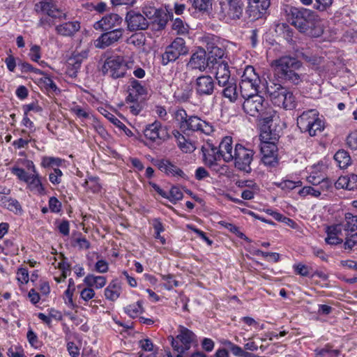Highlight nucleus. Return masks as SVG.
<instances>
[{
  "label": "nucleus",
  "instance_id": "f257e3e1",
  "mask_svg": "<svg viewBox=\"0 0 357 357\" xmlns=\"http://www.w3.org/2000/svg\"><path fill=\"white\" fill-rule=\"evenodd\" d=\"M272 66L278 77L286 83L297 86L305 78V73L302 72L303 63L295 57L282 56L273 61Z\"/></svg>",
  "mask_w": 357,
  "mask_h": 357
},
{
  "label": "nucleus",
  "instance_id": "f03ea898",
  "mask_svg": "<svg viewBox=\"0 0 357 357\" xmlns=\"http://www.w3.org/2000/svg\"><path fill=\"white\" fill-rule=\"evenodd\" d=\"M291 24L301 33L311 37H319L323 32L319 16L315 12L304 8L292 7L290 9Z\"/></svg>",
  "mask_w": 357,
  "mask_h": 357
},
{
  "label": "nucleus",
  "instance_id": "7ed1b4c3",
  "mask_svg": "<svg viewBox=\"0 0 357 357\" xmlns=\"http://www.w3.org/2000/svg\"><path fill=\"white\" fill-rule=\"evenodd\" d=\"M243 99L242 107L247 114L262 121L269 127L272 126L273 122L276 123L278 121V114L268 105L262 96L255 94Z\"/></svg>",
  "mask_w": 357,
  "mask_h": 357
},
{
  "label": "nucleus",
  "instance_id": "20e7f679",
  "mask_svg": "<svg viewBox=\"0 0 357 357\" xmlns=\"http://www.w3.org/2000/svg\"><path fill=\"white\" fill-rule=\"evenodd\" d=\"M266 92L275 105L284 109H293L296 106V97L292 91L280 84L267 86Z\"/></svg>",
  "mask_w": 357,
  "mask_h": 357
},
{
  "label": "nucleus",
  "instance_id": "39448f33",
  "mask_svg": "<svg viewBox=\"0 0 357 357\" xmlns=\"http://www.w3.org/2000/svg\"><path fill=\"white\" fill-rule=\"evenodd\" d=\"M297 125L302 132H307L312 137L324 128V123L319 112L314 109L304 111L298 117Z\"/></svg>",
  "mask_w": 357,
  "mask_h": 357
},
{
  "label": "nucleus",
  "instance_id": "423d86ee",
  "mask_svg": "<svg viewBox=\"0 0 357 357\" xmlns=\"http://www.w3.org/2000/svg\"><path fill=\"white\" fill-rule=\"evenodd\" d=\"M260 84L261 79L255 69L252 66H247L239 82L241 96L244 98L259 94Z\"/></svg>",
  "mask_w": 357,
  "mask_h": 357
},
{
  "label": "nucleus",
  "instance_id": "0eeeda50",
  "mask_svg": "<svg viewBox=\"0 0 357 357\" xmlns=\"http://www.w3.org/2000/svg\"><path fill=\"white\" fill-rule=\"evenodd\" d=\"M133 61H125L122 56L107 58L102 65V72L113 79H119L126 75L128 69L131 68Z\"/></svg>",
  "mask_w": 357,
  "mask_h": 357
},
{
  "label": "nucleus",
  "instance_id": "6e6552de",
  "mask_svg": "<svg viewBox=\"0 0 357 357\" xmlns=\"http://www.w3.org/2000/svg\"><path fill=\"white\" fill-rule=\"evenodd\" d=\"M218 16L227 23L240 20L243 16L244 3L242 0H220Z\"/></svg>",
  "mask_w": 357,
  "mask_h": 357
},
{
  "label": "nucleus",
  "instance_id": "1a4fd4ad",
  "mask_svg": "<svg viewBox=\"0 0 357 357\" xmlns=\"http://www.w3.org/2000/svg\"><path fill=\"white\" fill-rule=\"evenodd\" d=\"M189 49L182 38H176L166 48L162 54V64L167 66L170 62H174L180 56L186 55Z\"/></svg>",
  "mask_w": 357,
  "mask_h": 357
},
{
  "label": "nucleus",
  "instance_id": "9d476101",
  "mask_svg": "<svg viewBox=\"0 0 357 357\" xmlns=\"http://www.w3.org/2000/svg\"><path fill=\"white\" fill-rule=\"evenodd\" d=\"M254 153L253 150L245 148L240 144H236L233 155L235 167L240 171L250 173L252 171L250 165L253 160Z\"/></svg>",
  "mask_w": 357,
  "mask_h": 357
},
{
  "label": "nucleus",
  "instance_id": "9b49d317",
  "mask_svg": "<svg viewBox=\"0 0 357 357\" xmlns=\"http://www.w3.org/2000/svg\"><path fill=\"white\" fill-rule=\"evenodd\" d=\"M176 339L172 337V346L178 353H185L191 347L195 338L194 333L184 326H180Z\"/></svg>",
  "mask_w": 357,
  "mask_h": 357
},
{
  "label": "nucleus",
  "instance_id": "f8f14e48",
  "mask_svg": "<svg viewBox=\"0 0 357 357\" xmlns=\"http://www.w3.org/2000/svg\"><path fill=\"white\" fill-rule=\"evenodd\" d=\"M144 135L146 139L158 145L169 137L166 128L162 127L161 123L158 121L148 124L144 130Z\"/></svg>",
  "mask_w": 357,
  "mask_h": 357
},
{
  "label": "nucleus",
  "instance_id": "ddd939ff",
  "mask_svg": "<svg viewBox=\"0 0 357 357\" xmlns=\"http://www.w3.org/2000/svg\"><path fill=\"white\" fill-rule=\"evenodd\" d=\"M211 58L206 57V50L203 48H199L191 55L187 63V68L192 70H199L203 72L206 68H211Z\"/></svg>",
  "mask_w": 357,
  "mask_h": 357
},
{
  "label": "nucleus",
  "instance_id": "4468645a",
  "mask_svg": "<svg viewBox=\"0 0 357 357\" xmlns=\"http://www.w3.org/2000/svg\"><path fill=\"white\" fill-rule=\"evenodd\" d=\"M262 162L266 166L275 167L278 163V146L275 142L264 141L261 144Z\"/></svg>",
  "mask_w": 357,
  "mask_h": 357
},
{
  "label": "nucleus",
  "instance_id": "2eb2a0df",
  "mask_svg": "<svg viewBox=\"0 0 357 357\" xmlns=\"http://www.w3.org/2000/svg\"><path fill=\"white\" fill-rule=\"evenodd\" d=\"M246 13L251 21L262 18L271 5V0H248Z\"/></svg>",
  "mask_w": 357,
  "mask_h": 357
},
{
  "label": "nucleus",
  "instance_id": "dca6fc26",
  "mask_svg": "<svg viewBox=\"0 0 357 357\" xmlns=\"http://www.w3.org/2000/svg\"><path fill=\"white\" fill-rule=\"evenodd\" d=\"M94 42L95 47L99 49H105L119 40L123 36L124 30L117 28L111 31H105Z\"/></svg>",
  "mask_w": 357,
  "mask_h": 357
},
{
  "label": "nucleus",
  "instance_id": "f3484780",
  "mask_svg": "<svg viewBox=\"0 0 357 357\" xmlns=\"http://www.w3.org/2000/svg\"><path fill=\"white\" fill-rule=\"evenodd\" d=\"M126 22L130 31L146 30L149 24V21L144 15L133 10L127 13Z\"/></svg>",
  "mask_w": 357,
  "mask_h": 357
},
{
  "label": "nucleus",
  "instance_id": "a211bd4d",
  "mask_svg": "<svg viewBox=\"0 0 357 357\" xmlns=\"http://www.w3.org/2000/svg\"><path fill=\"white\" fill-rule=\"evenodd\" d=\"M202 151L205 164L213 170L218 171V161L222 158L218 148L213 144L207 142L202 146Z\"/></svg>",
  "mask_w": 357,
  "mask_h": 357
},
{
  "label": "nucleus",
  "instance_id": "6ab92c4d",
  "mask_svg": "<svg viewBox=\"0 0 357 357\" xmlns=\"http://www.w3.org/2000/svg\"><path fill=\"white\" fill-rule=\"evenodd\" d=\"M37 11H40L53 19H66V15L60 10L52 0H42L36 4Z\"/></svg>",
  "mask_w": 357,
  "mask_h": 357
},
{
  "label": "nucleus",
  "instance_id": "aec40b11",
  "mask_svg": "<svg viewBox=\"0 0 357 357\" xmlns=\"http://www.w3.org/2000/svg\"><path fill=\"white\" fill-rule=\"evenodd\" d=\"M187 132H200L205 135H210L213 132V126L209 122L202 120L197 116L192 115L188 119L185 129Z\"/></svg>",
  "mask_w": 357,
  "mask_h": 357
},
{
  "label": "nucleus",
  "instance_id": "412c9836",
  "mask_svg": "<svg viewBox=\"0 0 357 357\" xmlns=\"http://www.w3.org/2000/svg\"><path fill=\"white\" fill-rule=\"evenodd\" d=\"M195 89L199 96H211L215 89V82L210 75L198 77L195 83Z\"/></svg>",
  "mask_w": 357,
  "mask_h": 357
},
{
  "label": "nucleus",
  "instance_id": "4be33fe9",
  "mask_svg": "<svg viewBox=\"0 0 357 357\" xmlns=\"http://www.w3.org/2000/svg\"><path fill=\"white\" fill-rule=\"evenodd\" d=\"M123 19L118 14L111 13L106 15L101 20L96 22L93 27L95 29L102 31H111L121 24Z\"/></svg>",
  "mask_w": 357,
  "mask_h": 357
},
{
  "label": "nucleus",
  "instance_id": "5701e85b",
  "mask_svg": "<svg viewBox=\"0 0 357 357\" xmlns=\"http://www.w3.org/2000/svg\"><path fill=\"white\" fill-rule=\"evenodd\" d=\"M154 165L168 176H179L184 178L186 177L183 171L171 162L169 160H157L154 162Z\"/></svg>",
  "mask_w": 357,
  "mask_h": 357
},
{
  "label": "nucleus",
  "instance_id": "b1692460",
  "mask_svg": "<svg viewBox=\"0 0 357 357\" xmlns=\"http://www.w3.org/2000/svg\"><path fill=\"white\" fill-rule=\"evenodd\" d=\"M211 68L213 70L218 84H224L234 79L231 77V73L227 61L216 62V64L212 65Z\"/></svg>",
  "mask_w": 357,
  "mask_h": 357
},
{
  "label": "nucleus",
  "instance_id": "393cba45",
  "mask_svg": "<svg viewBox=\"0 0 357 357\" xmlns=\"http://www.w3.org/2000/svg\"><path fill=\"white\" fill-rule=\"evenodd\" d=\"M163 13L154 7H144L143 8L144 16L147 20H151L153 23L157 24V29H164L167 24V19L162 17Z\"/></svg>",
  "mask_w": 357,
  "mask_h": 357
},
{
  "label": "nucleus",
  "instance_id": "a878e982",
  "mask_svg": "<svg viewBox=\"0 0 357 357\" xmlns=\"http://www.w3.org/2000/svg\"><path fill=\"white\" fill-rule=\"evenodd\" d=\"M27 167L31 168L33 172L35 173L32 174L29 178L26 183L29 185V189L34 192L35 193H38L40 195H43L45 193V188L41 182V180L38 174H36L35 166L32 161L27 162Z\"/></svg>",
  "mask_w": 357,
  "mask_h": 357
},
{
  "label": "nucleus",
  "instance_id": "bb28decb",
  "mask_svg": "<svg viewBox=\"0 0 357 357\" xmlns=\"http://www.w3.org/2000/svg\"><path fill=\"white\" fill-rule=\"evenodd\" d=\"M129 94L126 98V102H135L139 96L146 93V89L141 82L132 79L128 88Z\"/></svg>",
  "mask_w": 357,
  "mask_h": 357
},
{
  "label": "nucleus",
  "instance_id": "cd10ccee",
  "mask_svg": "<svg viewBox=\"0 0 357 357\" xmlns=\"http://www.w3.org/2000/svg\"><path fill=\"white\" fill-rule=\"evenodd\" d=\"M218 86L223 88L222 94L225 98L229 99L230 102H234L238 100L237 84L234 79L225 82L224 84H218Z\"/></svg>",
  "mask_w": 357,
  "mask_h": 357
},
{
  "label": "nucleus",
  "instance_id": "c85d7f7f",
  "mask_svg": "<svg viewBox=\"0 0 357 357\" xmlns=\"http://www.w3.org/2000/svg\"><path fill=\"white\" fill-rule=\"evenodd\" d=\"M223 160L227 162H231L234 159L232 151V138L231 137H224L218 147Z\"/></svg>",
  "mask_w": 357,
  "mask_h": 357
},
{
  "label": "nucleus",
  "instance_id": "c756f323",
  "mask_svg": "<svg viewBox=\"0 0 357 357\" xmlns=\"http://www.w3.org/2000/svg\"><path fill=\"white\" fill-rule=\"evenodd\" d=\"M80 29L77 21L68 22L56 26L57 33L63 36H71Z\"/></svg>",
  "mask_w": 357,
  "mask_h": 357
},
{
  "label": "nucleus",
  "instance_id": "7c9ffc66",
  "mask_svg": "<svg viewBox=\"0 0 357 357\" xmlns=\"http://www.w3.org/2000/svg\"><path fill=\"white\" fill-rule=\"evenodd\" d=\"M207 51L208 52V58H211V66L216 64V62H225L222 57L225 55V50L215 45L214 43H208L206 45Z\"/></svg>",
  "mask_w": 357,
  "mask_h": 357
},
{
  "label": "nucleus",
  "instance_id": "2f4dec72",
  "mask_svg": "<svg viewBox=\"0 0 357 357\" xmlns=\"http://www.w3.org/2000/svg\"><path fill=\"white\" fill-rule=\"evenodd\" d=\"M121 285L118 280H113L105 289V296L107 300L116 301L121 294Z\"/></svg>",
  "mask_w": 357,
  "mask_h": 357
},
{
  "label": "nucleus",
  "instance_id": "473e14b6",
  "mask_svg": "<svg viewBox=\"0 0 357 357\" xmlns=\"http://www.w3.org/2000/svg\"><path fill=\"white\" fill-rule=\"evenodd\" d=\"M84 282L91 288L94 287L96 289H101L106 284L107 280L104 276L89 274L84 278Z\"/></svg>",
  "mask_w": 357,
  "mask_h": 357
},
{
  "label": "nucleus",
  "instance_id": "72a5a7b5",
  "mask_svg": "<svg viewBox=\"0 0 357 357\" xmlns=\"http://www.w3.org/2000/svg\"><path fill=\"white\" fill-rule=\"evenodd\" d=\"M190 116L183 108H179L174 112V119L178 124L180 130L185 133V129L188 123Z\"/></svg>",
  "mask_w": 357,
  "mask_h": 357
},
{
  "label": "nucleus",
  "instance_id": "f704fd0d",
  "mask_svg": "<svg viewBox=\"0 0 357 357\" xmlns=\"http://www.w3.org/2000/svg\"><path fill=\"white\" fill-rule=\"evenodd\" d=\"M344 231L354 232L357 231V215L348 212L344 215V220L342 222Z\"/></svg>",
  "mask_w": 357,
  "mask_h": 357
},
{
  "label": "nucleus",
  "instance_id": "c9c22d12",
  "mask_svg": "<svg viewBox=\"0 0 357 357\" xmlns=\"http://www.w3.org/2000/svg\"><path fill=\"white\" fill-rule=\"evenodd\" d=\"M334 160L338 166L342 168H347L351 163V159L349 153L344 150H340L334 155Z\"/></svg>",
  "mask_w": 357,
  "mask_h": 357
},
{
  "label": "nucleus",
  "instance_id": "e433bc0d",
  "mask_svg": "<svg viewBox=\"0 0 357 357\" xmlns=\"http://www.w3.org/2000/svg\"><path fill=\"white\" fill-rule=\"evenodd\" d=\"M174 135L177 140L178 147L182 151L188 153L192 152L195 150V148L193 144L190 142L188 141L178 131L174 132Z\"/></svg>",
  "mask_w": 357,
  "mask_h": 357
},
{
  "label": "nucleus",
  "instance_id": "4c0bfd02",
  "mask_svg": "<svg viewBox=\"0 0 357 357\" xmlns=\"http://www.w3.org/2000/svg\"><path fill=\"white\" fill-rule=\"evenodd\" d=\"M340 354V350L333 349L330 344H326L321 349L314 350V357H338Z\"/></svg>",
  "mask_w": 357,
  "mask_h": 357
},
{
  "label": "nucleus",
  "instance_id": "58836bf2",
  "mask_svg": "<svg viewBox=\"0 0 357 357\" xmlns=\"http://www.w3.org/2000/svg\"><path fill=\"white\" fill-rule=\"evenodd\" d=\"M125 312L131 318L137 317L143 312L142 302L139 301L136 303L128 305L124 308Z\"/></svg>",
  "mask_w": 357,
  "mask_h": 357
},
{
  "label": "nucleus",
  "instance_id": "ea45409f",
  "mask_svg": "<svg viewBox=\"0 0 357 357\" xmlns=\"http://www.w3.org/2000/svg\"><path fill=\"white\" fill-rule=\"evenodd\" d=\"M105 117L114 126L118 127L119 129L123 130L125 134L128 136L131 137L133 135L132 132L128 128L124 123H123L117 117H116L114 114L112 113L107 112V113L105 114Z\"/></svg>",
  "mask_w": 357,
  "mask_h": 357
},
{
  "label": "nucleus",
  "instance_id": "a19ab883",
  "mask_svg": "<svg viewBox=\"0 0 357 357\" xmlns=\"http://www.w3.org/2000/svg\"><path fill=\"white\" fill-rule=\"evenodd\" d=\"M188 25L180 18H176L172 24V29L178 35H185L188 33Z\"/></svg>",
  "mask_w": 357,
  "mask_h": 357
},
{
  "label": "nucleus",
  "instance_id": "79ce46f5",
  "mask_svg": "<svg viewBox=\"0 0 357 357\" xmlns=\"http://www.w3.org/2000/svg\"><path fill=\"white\" fill-rule=\"evenodd\" d=\"M190 96L191 90L188 86H185V89H178L174 94V98L180 102L188 101Z\"/></svg>",
  "mask_w": 357,
  "mask_h": 357
},
{
  "label": "nucleus",
  "instance_id": "37998d69",
  "mask_svg": "<svg viewBox=\"0 0 357 357\" xmlns=\"http://www.w3.org/2000/svg\"><path fill=\"white\" fill-rule=\"evenodd\" d=\"M302 185L301 181H294L291 180H284L278 183V186L284 190H291Z\"/></svg>",
  "mask_w": 357,
  "mask_h": 357
},
{
  "label": "nucleus",
  "instance_id": "c03bdc74",
  "mask_svg": "<svg viewBox=\"0 0 357 357\" xmlns=\"http://www.w3.org/2000/svg\"><path fill=\"white\" fill-rule=\"evenodd\" d=\"M183 196V192L180 188L176 186H173L168 192V197L166 199H169L172 203H176V201L182 199Z\"/></svg>",
  "mask_w": 357,
  "mask_h": 357
},
{
  "label": "nucleus",
  "instance_id": "a18cd8bd",
  "mask_svg": "<svg viewBox=\"0 0 357 357\" xmlns=\"http://www.w3.org/2000/svg\"><path fill=\"white\" fill-rule=\"evenodd\" d=\"M4 208L15 214H21L23 212L22 208L19 202L12 197L9 202H7Z\"/></svg>",
  "mask_w": 357,
  "mask_h": 357
},
{
  "label": "nucleus",
  "instance_id": "49530a36",
  "mask_svg": "<svg viewBox=\"0 0 357 357\" xmlns=\"http://www.w3.org/2000/svg\"><path fill=\"white\" fill-rule=\"evenodd\" d=\"M252 184V189L244 190L241 193V197L245 200L252 199L254 197L255 194H257L259 190V186L254 182H250Z\"/></svg>",
  "mask_w": 357,
  "mask_h": 357
},
{
  "label": "nucleus",
  "instance_id": "de8ad7c7",
  "mask_svg": "<svg viewBox=\"0 0 357 357\" xmlns=\"http://www.w3.org/2000/svg\"><path fill=\"white\" fill-rule=\"evenodd\" d=\"M161 278L163 281L165 282L164 284V286L165 289L168 290H171L174 287L178 286V282L174 279V277L173 275L168 274V275H161Z\"/></svg>",
  "mask_w": 357,
  "mask_h": 357
},
{
  "label": "nucleus",
  "instance_id": "09e8293b",
  "mask_svg": "<svg viewBox=\"0 0 357 357\" xmlns=\"http://www.w3.org/2000/svg\"><path fill=\"white\" fill-rule=\"evenodd\" d=\"M326 233L327 234V236L325 238V242L327 244L335 245L340 244L343 242L342 238L335 234H332V232H331V230L328 227H326Z\"/></svg>",
  "mask_w": 357,
  "mask_h": 357
},
{
  "label": "nucleus",
  "instance_id": "8fccbe9b",
  "mask_svg": "<svg viewBox=\"0 0 357 357\" xmlns=\"http://www.w3.org/2000/svg\"><path fill=\"white\" fill-rule=\"evenodd\" d=\"M299 195L301 196L312 195L314 197H319L321 195V190L317 188L310 186H305L300 191Z\"/></svg>",
  "mask_w": 357,
  "mask_h": 357
},
{
  "label": "nucleus",
  "instance_id": "3c124183",
  "mask_svg": "<svg viewBox=\"0 0 357 357\" xmlns=\"http://www.w3.org/2000/svg\"><path fill=\"white\" fill-rule=\"evenodd\" d=\"M88 188L93 192H98L101 189V185L99 183L98 178L97 177H89L86 181Z\"/></svg>",
  "mask_w": 357,
  "mask_h": 357
},
{
  "label": "nucleus",
  "instance_id": "603ef678",
  "mask_svg": "<svg viewBox=\"0 0 357 357\" xmlns=\"http://www.w3.org/2000/svg\"><path fill=\"white\" fill-rule=\"evenodd\" d=\"M333 188V181L330 179L324 177L318 185V189L321 190V194L324 192H331Z\"/></svg>",
  "mask_w": 357,
  "mask_h": 357
},
{
  "label": "nucleus",
  "instance_id": "864d4df0",
  "mask_svg": "<svg viewBox=\"0 0 357 357\" xmlns=\"http://www.w3.org/2000/svg\"><path fill=\"white\" fill-rule=\"evenodd\" d=\"M62 172L59 168H54L53 172L49 174V179L54 185L59 184L61 181Z\"/></svg>",
  "mask_w": 357,
  "mask_h": 357
},
{
  "label": "nucleus",
  "instance_id": "5fc2aeb1",
  "mask_svg": "<svg viewBox=\"0 0 357 357\" xmlns=\"http://www.w3.org/2000/svg\"><path fill=\"white\" fill-rule=\"evenodd\" d=\"M88 56V52L86 51H83L79 54H75L73 57L70 58V61L73 62L72 64L75 66V68H78L82 61L86 59Z\"/></svg>",
  "mask_w": 357,
  "mask_h": 357
},
{
  "label": "nucleus",
  "instance_id": "6e6d98bb",
  "mask_svg": "<svg viewBox=\"0 0 357 357\" xmlns=\"http://www.w3.org/2000/svg\"><path fill=\"white\" fill-rule=\"evenodd\" d=\"M302 56L306 62L314 66L320 65L323 61V58L315 55H307L306 54H303Z\"/></svg>",
  "mask_w": 357,
  "mask_h": 357
},
{
  "label": "nucleus",
  "instance_id": "4d7b16f0",
  "mask_svg": "<svg viewBox=\"0 0 357 357\" xmlns=\"http://www.w3.org/2000/svg\"><path fill=\"white\" fill-rule=\"evenodd\" d=\"M357 245V233L347 235L345 238L344 249L351 250L355 245Z\"/></svg>",
  "mask_w": 357,
  "mask_h": 357
},
{
  "label": "nucleus",
  "instance_id": "13d9d810",
  "mask_svg": "<svg viewBox=\"0 0 357 357\" xmlns=\"http://www.w3.org/2000/svg\"><path fill=\"white\" fill-rule=\"evenodd\" d=\"M10 192V189L2 188L0 187V206L4 208L7 202H9L11 199V197L8 196Z\"/></svg>",
  "mask_w": 357,
  "mask_h": 357
},
{
  "label": "nucleus",
  "instance_id": "bf43d9fd",
  "mask_svg": "<svg viewBox=\"0 0 357 357\" xmlns=\"http://www.w3.org/2000/svg\"><path fill=\"white\" fill-rule=\"evenodd\" d=\"M12 173L17 178L26 183L31 175H29L24 169L14 167L12 168Z\"/></svg>",
  "mask_w": 357,
  "mask_h": 357
},
{
  "label": "nucleus",
  "instance_id": "052dcab7",
  "mask_svg": "<svg viewBox=\"0 0 357 357\" xmlns=\"http://www.w3.org/2000/svg\"><path fill=\"white\" fill-rule=\"evenodd\" d=\"M128 43L136 47H142L144 45V38L142 34H133L128 40Z\"/></svg>",
  "mask_w": 357,
  "mask_h": 357
},
{
  "label": "nucleus",
  "instance_id": "680f3d73",
  "mask_svg": "<svg viewBox=\"0 0 357 357\" xmlns=\"http://www.w3.org/2000/svg\"><path fill=\"white\" fill-rule=\"evenodd\" d=\"M61 163V160L60 158L53 157H44L41 164L44 167H48L52 165L59 166Z\"/></svg>",
  "mask_w": 357,
  "mask_h": 357
},
{
  "label": "nucleus",
  "instance_id": "e2e57ef3",
  "mask_svg": "<svg viewBox=\"0 0 357 357\" xmlns=\"http://www.w3.org/2000/svg\"><path fill=\"white\" fill-rule=\"evenodd\" d=\"M193 5L196 9L205 11L211 6V0H194Z\"/></svg>",
  "mask_w": 357,
  "mask_h": 357
},
{
  "label": "nucleus",
  "instance_id": "0e129e2a",
  "mask_svg": "<svg viewBox=\"0 0 357 357\" xmlns=\"http://www.w3.org/2000/svg\"><path fill=\"white\" fill-rule=\"evenodd\" d=\"M347 144L351 149H357V130L349 134L347 137Z\"/></svg>",
  "mask_w": 357,
  "mask_h": 357
},
{
  "label": "nucleus",
  "instance_id": "69168bd1",
  "mask_svg": "<svg viewBox=\"0 0 357 357\" xmlns=\"http://www.w3.org/2000/svg\"><path fill=\"white\" fill-rule=\"evenodd\" d=\"M95 295L96 294L94 290L91 287L88 286L87 287L84 288L80 292L81 298L85 301H88L92 299L95 296Z\"/></svg>",
  "mask_w": 357,
  "mask_h": 357
},
{
  "label": "nucleus",
  "instance_id": "338daca9",
  "mask_svg": "<svg viewBox=\"0 0 357 357\" xmlns=\"http://www.w3.org/2000/svg\"><path fill=\"white\" fill-rule=\"evenodd\" d=\"M29 55L33 61L38 62L41 57L40 46L36 45H33L30 49Z\"/></svg>",
  "mask_w": 357,
  "mask_h": 357
},
{
  "label": "nucleus",
  "instance_id": "774afa93",
  "mask_svg": "<svg viewBox=\"0 0 357 357\" xmlns=\"http://www.w3.org/2000/svg\"><path fill=\"white\" fill-rule=\"evenodd\" d=\"M140 348L145 351H153L154 345L149 338L143 339L139 341Z\"/></svg>",
  "mask_w": 357,
  "mask_h": 357
}]
</instances>
